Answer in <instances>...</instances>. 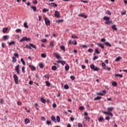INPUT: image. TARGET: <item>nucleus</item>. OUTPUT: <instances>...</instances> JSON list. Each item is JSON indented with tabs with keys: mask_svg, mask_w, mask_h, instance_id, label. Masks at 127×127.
<instances>
[{
	"mask_svg": "<svg viewBox=\"0 0 127 127\" xmlns=\"http://www.w3.org/2000/svg\"><path fill=\"white\" fill-rule=\"evenodd\" d=\"M121 59H122V58H121V57H117L116 59H115V61L116 62H118V61H120V60H121Z\"/></svg>",
	"mask_w": 127,
	"mask_h": 127,
	"instance_id": "24",
	"label": "nucleus"
},
{
	"mask_svg": "<svg viewBox=\"0 0 127 127\" xmlns=\"http://www.w3.org/2000/svg\"><path fill=\"white\" fill-rule=\"evenodd\" d=\"M93 55H94V57H93V60H96V59H98V57H97V56H96V54L95 53H94V54H93Z\"/></svg>",
	"mask_w": 127,
	"mask_h": 127,
	"instance_id": "44",
	"label": "nucleus"
},
{
	"mask_svg": "<svg viewBox=\"0 0 127 127\" xmlns=\"http://www.w3.org/2000/svg\"><path fill=\"white\" fill-rule=\"evenodd\" d=\"M57 67H56V66L54 65L52 67V70H53V71H55V70H57Z\"/></svg>",
	"mask_w": 127,
	"mask_h": 127,
	"instance_id": "35",
	"label": "nucleus"
},
{
	"mask_svg": "<svg viewBox=\"0 0 127 127\" xmlns=\"http://www.w3.org/2000/svg\"><path fill=\"white\" fill-rule=\"evenodd\" d=\"M53 55L54 56H55V57H56V58H57V59H58L59 60H60V59H61V58L57 53H54Z\"/></svg>",
	"mask_w": 127,
	"mask_h": 127,
	"instance_id": "7",
	"label": "nucleus"
},
{
	"mask_svg": "<svg viewBox=\"0 0 127 127\" xmlns=\"http://www.w3.org/2000/svg\"><path fill=\"white\" fill-rule=\"evenodd\" d=\"M8 45L10 46L11 45H14L15 42L14 41H11L10 42H7Z\"/></svg>",
	"mask_w": 127,
	"mask_h": 127,
	"instance_id": "17",
	"label": "nucleus"
},
{
	"mask_svg": "<svg viewBox=\"0 0 127 127\" xmlns=\"http://www.w3.org/2000/svg\"><path fill=\"white\" fill-rule=\"evenodd\" d=\"M103 19L104 20H106V21H107L110 19V17L105 16L103 17Z\"/></svg>",
	"mask_w": 127,
	"mask_h": 127,
	"instance_id": "21",
	"label": "nucleus"
},
{
	"mask_svg": "<svg viewBox=\"0 0 127 127\" xmlns=\"http://www.w3.org/2000/svg\"><path fill=\"white\" fill-rule=\"evenodd\" d=\"M104 44L108 47H111L112 46V45L111 44H110V43H109L108 42H105Z\"/></svg>",
	"mask_w": 127,
	"mask_h": 127,
	"instance_id": "16",
	"label": "nucleus"
},
{
	"mask_svg": "<svg viewBox=\"0 0 127 127\" xmlns=\"http://www.w3.org/2000/svg\"><path fill=\"white\" fill-rule=\"evenodd\" d=\"M112 86H114V87H117L118 86V83L116 81H114L112 82Z\"/></svg>",
	"mask_w": 127,
	"mask_h": 127,
	"instance_id": "32",
	"label": "nucleus"
},
{
	"mask_svg": "<svg viewBox=\"0 0 127 127\" xmlns=\"http://www.w3.org/2000/svg\"><path fill=\"white\" fill-rule=\"evenodd\" d=\"M29 44L30 45V46H31V47H32L33 48H34L35 49H36V46H35L31 43H29Z\"/></svg>",
	"mask_w": 127,
	"mask_h": 127,
	"instance_id": "25",
	"label": "nucleus"
},
{
	"mask_svg": "<svg viewBox=\"0 0 127 127\" xmlns=\"http://www.w3.org/2000/svg\"><path fill=\"white\" fill-rule=\"evenodd\" d=\"M102 99V97L100 96H97V97L94 98V101H97L98 100H101Z\"/></svg>",
	"mask_w": 127,
	"mask_h": 127,
	"instance_id": "27",
	"label": "nucleus"
},
{
	"mask_svg": "<svg viewBox=\"0 0 127 127\" xmlns=\"http://www.w3.org/2000/svg\"><path fill=\"white\" fill-rule=\"evenodd\" d=\"M81 47H82V48H87V47H88V46H87V45H82L81 46Z\"/></svg>",
	"mask_w": 127,
	"mask_h": 127,
	"instance_id": "56",
	"label": "nucleus"
},
{
	"mask_svg": "<svg viewBox=\"0 0 127 127\" xmlns=\"http://www.w3.org/2000/svg\"><path fill=\"white\" fill-rule=\"evenodd\" d=\"M15 31L17 33H19V32H21V29H16Z\"/></svg>",
	"mask_w": 127,
	"mask_h": 127,
	"instance_id": "41",
	"label": "nucleus"
},
{
	"mask_svg": "<svg viewBox=\"0 0 127 127\" xmlns=\"http://www.w3.org/2000/svg\"><path fill=\"white\" fill-rule=\"evenodd\" d=\"M57 123H60V117L58 116L57 117Z\"/></svg>",
	"mask_w": 127,
	"mask_h": 127,
	"instance_id": "39",
	"label": "nucleus"
},
{
	"mask_svg": "<svg viewBox=\"0 0 127 127\" xmlns=\"http://www.w3.org/2000/svg\"><path fill=\"white\" fill-rule=\"evenodd\" d=\"M45 83L47 87H49V86H50V82H49V81H45Z\"/></svg>",
	"mask_w": 127,
	"mask_h": 127,
	"instance_id": "34",
	"label": "nucleus"
},
{
	"mask_svg": "<svg viewBox=\"0 0 127 127\" xmlns=\"http://www.w3.org/2000/svg\"><path fill=\"white\" fill-rule=\"evenodd\" d=\"M3 39H4V40H7V39H8V36L4 35L3 36Z\"/></svg>",
	"mask_w": 127,
	"mask_h": 127,
	"instance_id": "29",
	"label": "nucleus"
},
{
	"mask_svg": "<svg viewBox=\"0 0 127 127\" xmlns=\"http://www.w3.org/2000/svg\"><path fill=\"white\" fill-rule=\"evenodd\" d=\"M97 45L99 47H101V48H102V49H104V46H103V45L100 44V43H97Z\"/></svg>",
	"mask_w": 127,
	"mask_h": 127,
	"instance_id": "33",
	"label": "nucleus"
},
{
	"mask_svg": "<svg viewBox=\"0 0 127 127\" xmlns=\"http://www.w3.org/2000/svg\"><path fill=\"white\" fill-rule=\"evenodd\" d=\"M78 16H81V17H83V18H87V15H85L84 14H79Z\"/></svg>",
	"mask_w": 127,
	"mask_h": 127,
	"instance_id": "15",
	"label": "nucleus"
},
{
	"mask_svg": "<svg viewBox=\"0 0 127 127\" xmlns=\"http://www.w3.org/2000/svg\"><path fill=\"white\" fill-rule=\"evenodd\" d=\"M31 8L33 9V11H36V9H37V8H36L35 6H31Z\"/></svg>",
	"mask_w": 127,
	"mask_h": 127,
	"instance_id": "22",
	"label": "nucleus"
},
{
	"mask_svg": "<svg viewBox=\"0 0 127 127\" xmlns=\"http://www.w3.org/2000/svg\"><path fill=\"white\" fill-rule=\"evenodd\" d=\"M44 20L47 26L50 25V20H49V19H48L47 18H44Z\"/></svg>",
	"mask_w": 127,
	"mask_h": 127,
	"instance_id": "6",
	"label": "nucleus"
},
{
	"mask_svg": "<svg viewBox=\"0 0 127 127\" xmlns=\"http://www.w3.org/2000/svg\"><path fill=\"white\" fill-rule=\"evenodd\" d=\"M71 37H72V38H73V39H78L79 38L78 37V36H76V35H72V36H71Z\"/></svg>",
	"mask_w": 127,
	"mask_h": 127,
	"instance_id": "36",
	"label": "nucleus"
},
{
	"mask_svg": "<svg viewBox=\"0 0 127 127\" xmlns=\"http://www.w3.org/2000/svg\"><path fill=\"white\" fill-rule=\"evenodd\" d=\"M106 13H107V14H109V15H111V14H112V13L110 10H107Z\"/></svg>",
	"mask_w": 127,
	"mask_h": 127,
	"instance_id": "55",
	"label": "nucleus"
},
{
	"mask_svg": "<svg viewBox=\"0 0 127 127\" xmlns=\"http://www.w3.org/2000/svg\"><path fill=\"white\" fill-rule=\"evenodd\" d=\"M103 120H104V118L103 117H100V118H98V121L100 123L103 121Z\"/></svg>",
	"mask_w": 127,
	"mask_h": 127,
	"instance_id": "40",
	"label": "nucleus"
},
{
	"mask_svg": "<svg viewBox=\"0 0 127 127\" xmlns=\"http://www.w3.org/2000/svg\"><path fill=\"white\" fill-rule=\"evenodd\" d=\"M21 62H22L23 65H25V62H24V60H23V59H21Z\"/></svg>",
	"mask_w": 127,
	"mask_h": 127,
	"instance_id": "46",
	"label": "nucleus"
},
{
	"mask_svg": "<svg viewBox=\"0 0 127 127\" xmlns=\"http://www.w3.org/2000/svg\"><path fill=\"white\" fill-rule=\"evenodd\" d=\"M15 71H16V72L18 74H20V71H19V64L17 65L15 67Z\"/></svg>",
	"mask_w": 127,
	"mask_h": 127,
	"instance_id": "5",
	"label": "nucleus"
},
{
	"mask_svg": "<svg viewBox=\"0 0 127 127\" xmlns=\"http://www.w3.org/2000/svg\"><path fill=\"white\" fill-rule=\"evenodd\" d=\"M28 40H30V39L26 37H23L21 40H20L19 42H23V41H28Z\"/></svg>",
	"mask_w": 127,
	"mask_h": 127,
	"instance_id": "4",
	"label": "nucleus"
},
{
	"mask_svg": "<svg viewBox=\"0 0 127 127\" xmlns=\"http://www.w3.org/2000/svg\"><path fill=\"white\" fill-rule=\"evenodd\" d=\"M112 28L113 30H117V27H116V25H112Z\"/></svg>",
	"mask_w": 127,
	"mask_h": 127,
	"instance_id": "30",
	"label": "nucleus"
},
{
	"mask_svg": "<svg viewBox=\"0 0 127 127\" xmlns=\"http://www.w3.org/2000/svg\"><path fill=\"white\" fill-rule=\"evenodd\" d=\"M22 72H23V73H25V67H22Z\"/></svg>",
	"mask_w": 127,
	"mask_h": 127,
	"instance_id": "45",
	"label": "nucleus"
},
{
	"mask_svg": "<svg viewBox=\"0 0 127 127\" xmlns=\"http://www.w3.org/2000/svg\"><path fill=\"white\" fill-rule=\"evenodd\" d=\"M97 95H99L100 96H104L105 95V94L102 92L97 93Z\"/></svg>",
	"mask_w": 127,
	"mask_h": 127,
	"instance_id": "53",
	"label": "nucleus"
},
{
	"mask_svg": "<svg viewBox=\"0 0 127 127\" xmlns=\"http://www.w3.org/2000/svg\"><path fill=\"white\" fill-rule=\"evenodd\" d=\"M93 51H94L93 49H88V52H93Z\"/></svg>",
	"mask_w": 127,
	"mask_h": 127,
	"instance_id": "63",
	"label": "nucleus"
},
{
	"mask_svg": "<svg viewBox=\"0 0 127 127\" xmlns=\"http://www.w3.org/2000/svg\"><path fill=\"white\" fill-rule=\"evenodd\" d=\"M72 44H73L74 45H77V41H72Z\"/></svg>",
	"mask_w": 127,
	"mask_h": 127,
	"instance_id": "59",
	"label": "nucleus"
},
{
	"mask_svg": "<svg viewBox=\"0 0 127 127\" xmlns=\"http://www.w3.org/2000/svg\"><path fill=\"white\" fill-rule=\"evenodd\" d=\"M48 10H49L48 9L44 8L43 9V12H44V13L47 12V11H48Z\"/></svg>",
	"mask_w": 127,
	"mask_h": 127,
	"instance_id": "50",
	"label": "nucleus"
},
{
	"mask_svg": "<svg viewBox=\"0 0 127 127\" xmlns=\"http://www.w3.org/2000/svg\"><path fill=\"white\" fill-rule=\"evenodd\" d=\"M7 31V28H4L2 30V32L3 33H5Z\"/></svg>",
	"mask_w": 127,
	"mask_h": 127,
	"instance_id": "37",
	"label": "nucleus"
},
{
	"mask_svg": "<svg viewBox=\"0 0 127 127\" xmlns=\"http://www.w3.org/2000/svg\"><path fill=\"white\" fill-rule=\"evenodd\" d=\"M49 5H51V6H52V7H57V4L54 2H52L51 3H49Z\"/></svg>",
	"mask_w": 127,
	"mask_h": 127,
	"instance_id": "9",
	"label": "nucleus"
},
{
	"mask_svg": "<svg viewBox=\"0 0 127 127\" xmlns=\"http://www.w3.org/2000/svg\"><path fill=\"white\" fill-rule=\"evenodd\" d=\"M112 21L110 19L108 20L107 21H105V24H107V25H110V24H112Z\"/></svg>",
	"mask_w": 127,
	"mask_h": 127,
	"instance_id": "10",
	"label": "nucleus"
},
{
	"mask_svg": "<svg viewBox=\"0 0 127 127\" xmlns=\"http://www.w3.org/2000/svg\"><path fill=\"white\" fill-rule=\"evenodd\" d=\"M79 110L80 111H83V110H84V107H83V106L79 107Z\"/></svg>",
	"mask_w": 127,
	"mask_h": 127,
	"instance_id": "61",
	"label": "nucleus"
},
{
	"mask_svg": "<svg viewBox=\"0 0 127 127\" xmlns=\"http://www.w3.org/2000/svg\"><path fill=\"white\" fill-rule=\"evenodd\" d=\"M29 68H30V69H31V70H32V71H34L35 70H36V68H35V66H34L32 64H29Z\"/></svg>",
	"mask_w": 127,
	"mask_h": 127,
	"instance_id": "8",
	"label": "nucleus"
},
{
	"mask_svg": "<svg viewBox=\"0 0 127 127\" xmlns=\"http://www.w3.org/2000/svg\"><path fill=\"white\" fill-rule=\"evenodd\" d=\"M44 77L45 78H46V79H49V75L48 74L44 75Z\"/></svg>",
	"mask_w": 127,
	"mask_h": 127,
	"instance_id": "57",
	"label": "nucleus"
},
{
	"mask_svg": "<svg viewBox=\"0 0 127 127\" xmlns=\"http://www.w3.org/2000/svg\"><path fill=\"white\" fill-rule=\"evenodd\" d=\"M51 120L54 123H55L56 124L57 123L56 121V118L54 116H52L51 117Z\"/></svg>",
	"mask_w": 127,
	"mask_h": 127,
	"instance_id": "14",
	"label": "nucleus"
},
{
	"mask_svg": "<svg viewBox=\"0 0 127 127\" xmlns=\"http://www.w3.org/2000/svg\"><path fill=\"white\" fill-rule=\"evenodd\" d=\"M55 16L56 17H60V13L58 11H56L55 12Z\"/></svg>",
	"mask_w": 127,
	"mask_h": 127,
	"instance_id": "11",
	"label": "nucleus"
},
{
	"mask_svg": "<svg viewBox=\"0 0 127 127\" xmlns=\"http://www.w3.org/2000/svg\"><path fill=\"white\" fill-rule=\"evenodd\" d=\"M114 110V107H108L107 108V112H112Z\"/></svg>",
	"mask_w": 127,
	"mask_h": 127,
	"instance_id": "19",
	"label": "nucleus"
},
{
	"mask_svg": "<svg viewBox=\"0 0 127 127\" xmlns=\"http://www.w3.org/2000/svg\"><path fill=\"white\" fill-rule=\"evenodd\" d=\"M64 88L67 90V89H69V86H68V85L65 84L64 85Z\"/></svg>",
	"mask_w": 127,
	"mask_h": 127,
	"instance_id": "48",
	"label": "nucleus"
},
{
	"mask_svg": "<svg viewBox=\"0 0 127 127\" xmlns=\"http://www.w3.org/2000/svg\"><path fill=\"white\" fill-rule=\"evenodd\" d=\"M107 115H109V116H111V117H113L114 116L113 113H112V112H110L109 111H108Z\"/></svg>",
	"mask_w": 127,
	"mask_h": 127,
	"instance_id": "38",
	"label": "nucleus"
},
{
	"mask_svg": "<svg viewBox=\"0 0 127 127\" xmlns=\"http://www.w3.org/2000/svg\"><path fill=\"white\" fill-rule=\"evenodd\" d=\"M60 48L61 50H63L64 52H65V51H66V50H65V47H64V46H61Z\"/></svg>",
	"mask_w": 127,
	"mask_h": 127,
	"instance_id": "23",
	"label": "nucleus"
},
{
	"mask_svg": "<svg viewBox=\"0 0 127 127\" xmlns=\"http://www.w3.org/2000/svg\"><path fill=\"white\" fill-rule=\"evenodd\" d=\"M25 48H28V49H31V47L28 46V45H26L25 47Z\"/></svg>",
	"mask_w": 127,
	"mask_h": 127,
	"instance_id": "49",
	"label": "nucleus"
},
{
	"mask_svg": "<svg viewBox=\"0 0 127 127\" xmlns=\"http://www.w3.org/2000/svg\"><path fill=\"white\" fill-rule=\"evenodd\" d=\"M23 26L25 28H28V25H27V22H24L23 23Z\"/></svg>",
	"mask_w": 127,
	"mask_h": 127,
	"instance_id": "18",
	"label": "nucleus"
},
{
	"mask_svg": "<svg viewBox=\"0 0 127 127\" xmlns=\"http://www.w3.org/2000/svg\"><path fill=\"white\" fill-rule=\"evenodd\" d=\"M102 66L103 68H104V69L106 68V64L104 63H102Z\"/></svg>",
	"mask_w": 127,
	"mask_h": 127,
	"instance_id": "52",
	"label": "nucleus"
},
{
	"mask_svg": "<svg viewBox=\"0 0 127 127\" xmlns=\"http://www.w3.org/2000/svg\"><path fill=\"white\" fill-rule=\"evenodd\" d=\"M0 104H1L2 105L3 104V99H0Z\"/></svg>",
	"mask_w": 127,
	"mask_h": 127,
	"instance_id": "62",
	"label": "nucleus"
},
{
	"mask_svg": "<svg viewBox=\"0 0 127 127\" xmlns=\"http://www.w3.org/2000/svg\"><path fill=\"white\" fill-rule=\"evenodd\" d=\"M12 59V61L13 63H15L16 62V58H15V57H13Z\"/></svg>",
	"mask_w": 127,
	"mask_h": 127,
	"instance_id": "31",
	"label": "nucleus"
},
{
	"mask_svg": "<svg viewBox=\"0 0 127 127\" xmlns=\"http://www.w3.org/2000/svg\"><path fill=\"white\" fill-rule=\"evenodd\" d=\"M40 101L43 104H46V100L45 99L43 98V97H41L40 98Z\"/></svg>",
	"mask_w": 127,
	"mask_h": 127,
	"instance_id": "12",
	"label": "nucleus"
},
{
	"mask_svg": "<svg viewBox=\"0 0 127 127\" xmlns=\"http://www.w3.org/2000/svg\"><path fill=\"white\" fill-rule=\"evenodd\" d=\"M95 53H96V54H100V51L98 49H96L95 50Z\"/></svg>",
	"mask_w": 127,
	"mask_h": 127,
	"instance_id": "54",
	"label": "nucleus"
},
{
	"mask_svg": "<svg viewBox=\"0 0 127 127\" xmlns=\"http://www.w3.org/2000/svg\"><path fill=\"white\" fill-rule=\"evenodd\" d=\"M39 67H40V68H41V69H43V68H44V65H43V64L40 63L39 64Z\"/></svg>",
	"mask_w": 127,
	"mask_h": 127,
	"instance_id": "28",
	"label": "nucleus"
},
{
	"mask_svg": "<svg viewBox=\"0 0 127 127\" xmlns=\"http://www.w3.org/2000/svg\"><path fill=\"white\" fill-rule=\"evenodd\" d=\"M84 119L85 121H90V117H89V116L88 115V113L87 112H84Z\"/></svg>",
	"mask_w": 127,
	"mask_h": 127,
	"instance_id": "3",
	"label": "nucleus"
},
{
	"mask_svg": "<svg viewBox=\"0 0 127 127\" xmlns=\"http://www.w3.org/2000/svg\"><path fill=\"white\" fill-rule=\"evenodd\" d=\"M13 78L15 81V83L16 85H18V76L16 74L13 75Z\"/></svg>",
	"mask_w": 127,
	"mask_h": 127,
	"instance_id": "2",
	"label": "nucleus"
},
{
	"mask_svg": "<svg viewBox=\"0 0 127 127\" xmlns=\"http://www.w3.org/2000/svg\"><path fill=\"white\" fill-rule=\"evenodd\" d=\"M41 56L42 58H46V55L45 54H41Z\"/></svg>",
	"mask_w": 127,
	"mask_h": 127,
	"instance_id": "42",
	"label": "nucleus"
},
{
	"mask_svg": "<svg viewBox=\"0 0 127 127\" xmlns=\"http://www.w3.org/2000/svg\"><path fill=\"white\" fill-rule=\"evenodd\" d=\"M90 67L92 70H93V71H99L100 70V68H99L98 67H95V65L94 64H92L90 65Z\"/></svg>",
	"mask_w": 127,
	"mask_h": 127,
	"instance_id": "1",
	"label": "nucleus"
},
{
	"mask_svg": "<svg viewBox=\"0 0 127 127\" xmlns=\"http://www.w3.org/2000/svg\"><path fill=\"white\" fill-rule=\"evenodd\" d=\"M25 124H29V123H30V121H29V119L26 118L25 119Z\"/></svg>",
	"mask_w": 127,
	"mask_h": 127,
	"instance_id": "26",
	"label": "nucleus"
},
{
	"mask_svg": "<svg viewBox=\"0 0 127 127\" xmlns=\"http://www.w3.org/2000/svg\"><path fill=\"white\" fill-rule=\"evenodd\" d=\"M56 107H57V105H56V104L54 103L53 104V108H54V109H55V108H56Z\"/></svg>",
	"mask_w": 127,
	"mask_h": 127,
	"instance_id": "58",
	"label": "nucleus"
},
{
	"mask_svg": "<svg viewBox=\"0 0 127 127\" xmlns=\"http://www.w3.org/2000/svg\"><path fill=\"white\" fill-rule=\"evenodd\" d=\"M60 63H61V64H62V65H63V66H64V65H65V63H66L64 61H61Z\"/></svg>",
	"mask_w": 127,
	"mask_h": 127,
	"instance_id": "43",
	"label": "nucleus"
},
{
	"mask_svg": "<svg viewBox=\"0 0 127 127\" xmlns=\"http://www.w3.org/2000/svg\"><path fill=\"white\" fill-rule=\"evenodd\" d=\"M57 22L58 23H60V22H63V20H59L57 21Z\"/></svg>",
	"mask_w": 127,
	"mask_h": 127,
	"instance_id": "60",
	"label": "nucleus"
},
{
	"mask_svg": "<svg viewBox=\"0 0 127 127\" xmlns=\"http://www.w3.org/2000/svg\"><path fill=\"white\" fill-rule=\"evenodd\" d=\"M42 42H43L44 43H45V42H46V39H43L41 40Z\"/></svg>",
	"mask_w": 127,
	"mask_h": 127,
	"instance_id": "64",
	"label": "nucleus"
},
{
	"mask_svg": "<svg viewBox=\"0 0 127 127\" xmlns=\"http://www.w3.org/2000/svg\"><path fill=\"white\" fill-rule=\"evenodd\" d=\"M53 44H54L53 42H52V41L51 42L50 44V47H53L54 46V45Z\"/></svg>",
	"mask_w": 127,
	"mask_h": 127,
	"instance_id": "51",
	"label": "nucleus"
},
{
	"mask_svg": "<svg viewBox=\"0 0 127 127\" xmlns=\"http://www.w3.org/2000/svg\"><path fill=\"white\" fill-rule=\"evenodd\" d=\"M115 77L117 78H123V74H116L115 75Z\"/></svg>",
	"mask_w": 127,
	"mask_h": 127,
	"instance_id": "13",
	"label": "nucleus"
},
{
	"mask_svg": "<svg viewBox=\"0 0 127 127\" xmlns=\"http://www.w3.org/2000/svg\"><path fill=\"white\" fill-rule=\"evenodd\" d=\"M65 71H68L69 69L70 68V67L69 66V64H67L66 66H65Z\"/></svg>",
	"mask_w": 127,
	"mask_h": 127,
	"instance_id": "20",
	"label": "nucleus"
},
{
	"mask_svg": "<svg viewBox=\"0 0 127 127\" xmlns=\"http://www.w3.org/2000/svg\"><path fill=\"white\" fill-rule=\"evenodd\" d=\"M38 1H37V0H34V1H33V4H37Z\"/></svg>",
	"mask_w": 127,
	"mask_h": 127,
	"instance_id": "47",
	"label": "nucleus"
}]
</instances>
